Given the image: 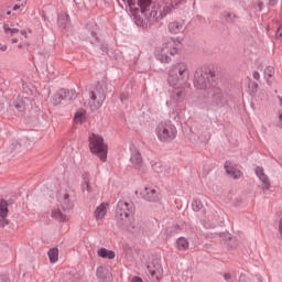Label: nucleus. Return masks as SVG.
I'll list each match as a JSON object with an SVG mask.
<instances>
[{
	"mask_svg": "<svg viewBox=\"0 0 282 282\" xmlns=\"http://www.w3.org/2000/svg\"><path fill=\"white\" fill-rule=\"evenodd\" d=\"M97 257H100L101 259H116V252L101 247L97 250Z\"/></svg>",
	"mask_w": 282,
	"mask_h": 282,
	"instance_id": "18",
	"label": "nucleus"
},
{
	"mask_svg": "<svg viewBox=\"0 0 282 282\" xmlns=\"http://www.w3.org/2000/svg\"><path fill=\"white\" fill-rule=\"evenodd\" d=\"M61 25H67V22L69 21V15L64 14L58 19Z\"/></svg>",
	"mask_w": 282,
	"mask_h": 282,
	"instance_id": "31",
	"label": "nucleus"
},
{
	"mask_svg": "<svg viewBox=\"0 0 282 282\" xmlns=\"http://www.w3.org/2000/svg\"><path fill=\"white\" fill-rule=\"evenodd\" d=\"M82 191L83 193L91 192V186L89 185V178H84V182L82 183Z\"/></svg>",
	"mask_w": 282,
	"mask_h": 282,
	"instance_id": "27",
	"label": "nucleus"
},
{
	"mask_svg": "<svg viewBox=\"0 0 282 282\" xmlns=\"http://www.w3.org/2000/svg\"><path fill=\"white\" fill-rule=\"evenodd\" d=\"M74 120L77 124H83L87 120V115L85 110H79L75 113Z\"/></svg>",
	"mask_w": 282,
	"mask_h": 282,
	"instance_id": "21",
	"label": "nucleus"
},
{
	"mask_svg": "<svg viewBox=\"0 0 282 282\" xmlns=\"http://www.w3.org/2000/svg\"><path fill=\"white\" fill-rule=\"evenodd\" d=\"M276 3H279V0H269V6H272L273 8Z\"/></svg>",
	"mask_w": 282,
	"mask_h": 282,
	"instance_id": "38",
	"label": "nucleus"
},
{
	"mask_svg": "<svg viewBox=\"0 0 282 282\" xmlns=\"http://www.w3.org/2000/svg\"><path fill=\"white\" fill-rule=\"evenodd\" d=\"M194 85L197 89H207L209 86L208 75H202L200 78L195 80Z\"/></svg>",
	"mask_w": 282,
	"mask_h": 282,
	"instance_id": "19",
	"label": "nucleus"
},
{
	"mask_svg": "<svg viewBox=\"0 0 282 282\" xmlns=\"http://www.w3.org/2000/svg\"><path fill=\"white\" fill-rule=\"evenodd\" d=\"M131 282H144V281H142V278L140 276H133Z\"/></svg>",
	"mask_w": 282,
	"mask_h": 282,
	"instance_id": "37",
	"label": "nucleus"
},
{
	"mask_svg": "<svg viewBox=\"0 0 282 282\" xmlns=\"http://www.w3.org/2000/svg\"><path fill=\"white\" fill-rule=\"evenodd\" d=\"M253 78H256V79L259 78V73H254Z\"/></svg>",
	"mask_w": 282,
	"mask_h": 282,
	"instance_id": "42",
	"label": "nucleus"
},
{
	"mask_svg": "<svg viewBox=\"0 0 282 282\" xmlns=\"http://www.w3.org/2000/svg\"><path fill=\"white\" fill-rule=\"evenodd\" d=\"M58 202L61 203L63 210H72L74 206L72 200H69V194H67L66 191H61L58 193Z\"/></svg>",
	"mask_w": 282,
	"mask_h": 282,
	"instance_id": "15",
	"label": "nucleus"
},
{
	"mask_svg": "<svg viewBox=\"0 0 282 282\" xmlns=\"http://www.w3.org/2000/svg\"><path fill=\"white\" fill-rule=\"evenodd\" d=\"M91 36L96 37V32H93V33H91Z\"/></svg>",
	"mask_w": 282,
	"mask_h": 282,
	"instance_id": "45",
	"label": "nucleus"
},
{
	"mask_svg": "<svg viewBox=\"0 0 282 282\" xmlns=\"http://www.w3.org/2000/svg\"><path fill=\"white\" fill-rule=\"evenodd\" d=\"M135 212V207H133V203H128L124 200H119L117 204L116 219L118 224L124 226V224H131V219H133V213Z\"/></svg>",
	"mask_w": 282,
	"mask_h": 282,
	"instance_id": "4",
	"label": "nucleus"
},
{
	"mask_svg": "<svg viewBox=\"0 0 282 282\" xmlns=\"http://www.w3.org/2000/svg\"><path fill=\"white\" fill-rule=\"evenodd\" d=\"M274 76V67L273 66H267L264 68V78H272Z\"/></svg>",
	"mask_w": 282,
	"mask_h": 282,
	"instance_id": "28",
	"label": "nucleus"
},
{
	"mask_svg": "<svg viewBox=\"0 0 282 282\" xmlns=\"http://www.w3.org/2000/svg\"><path fill=\"white\" fill-rule=\"evenodd\" d=\"M96 276L100 282H111L113 280L111 272H109L107 267H98L96 270Z\"/></svg>",
	"mask_w": 282,
	"mask_h": 282,
	"instance_id": "14",
	"label": "nucleus"
},
{
	"mask_svg": "<svg viewBox=\"0 0 282 282\" xmlns=\"http://www.w3.org/2000/svg\"><path fill=\"white\" fill-rule=\"evenodd\" d=\"M180 3H182L180 0L177 2H160L150 13L149 10L151 9V6L145 11L141 10V12L142 14H145V17H151L152 19H164V17L171 14Z\"/></svg>",
	"mask_w": 282,
	"mask_h": 282,
	"instance_id": "3",
	"label": "nucleus"
},
{
	"mask_svg": "<svg viewBox=\"0 0 282 282\" xmlns=\"http://www.w3.org/2000/svg\"><path fill=\"white\" fill-rule=\"evenodd\" d=\"M188 78V65L186 63L181 62L170 69L169 73V83L170 85H177V83H182Z\"/></svg>",
	"mask_w": 282,
	"mask_h": 282,
	"instance_id": "7",
	"label": "nucleus"
},
{
	"mask_svg": "<svg viewBox=\"0 0 282 282\" xmlns=\"http://www.w3.org/2000/svg\"><path fill=\"white\" fill-rule=\"evenodd\" d=\"M175 96H176L177 100H182V98H184V96H186V91H184L183 88L177 89L175 91Z\"/></svg>",
	"mask_w": 282,
	"mask_h": 282,
	"instance_id": "30",
	"label": "nucleus"
},
{
	"mask_svg": "<svg viewBox=\"0 0 282 282\" xmlns=\"http://www.w3.org/2000/svg\"><path fill=\"white\" fill-rule=\"evenodd\" d=\"M148 270L152 279H155V281L162 280V274H164V270L162 269V263H160V261L155 260L152 263H150L148 265Z\"/></svg>",
	"mask_w": 282,
	"mask_h": 282,
	"instance_id": "10",
	"label": "nucleus"
},
{
	"mask_svg": "<svg viewBox=\"0 0 282 282\" xmlns=\"http://www.w3.org/2000/svg\"><path fill=\"white\" fill-rule=\"evenodd\" d=\"M67 98V91L65 89H59L53 97L54 105H61L62 100Z\"/></svg>",
	"mask_w": 282,
	"mask_h": 282,
	"instance_id": "20",
	"label": "nucleus"
},
{
	"mask_svg": "<svg viewBox=\"0 0 282 282\" xmlns=\"http://www.w3.org/2000/svg\"><path fill=\"white\" fill-rule=\"evenodd\" d=\"M29 44H28V42H24V43H20L19 45H18V50H23L25 46H28Z\"/></svg>",
	"mask_w": 282,
	"mask_h": 282,
	"instance_id": "36",
	"label": "nucleus"
},
{
	"mask_svg": "<svg viewBox=\"0 0 282 282\" xmlns=\"http://www.w3.org/2000/svg\"><path fill=\"white\" fill-rule=\"evenodd\" d=\"M128 6L133 8L135 6V0H128Z\"/></svg>",
	"mask_w": 282,
	"mask_h": 282,
	"instance_id": "39",
	"label": "nucleus"
},
{
	"mask_svg": "<svg viewBox=\"0 0 282 282\" xmlns=\"http://www.w3.org/2000/svg\"><path fill=\"white\" fill-rule=\"evenodd\" d=\"M130 162L133 169H137V171L142 170V166H144V161L142 160V153H140L139 150L132 151Z\"/></svg>",
	"mask_w": 282,
	"mask_h": 282,
	"instance_id": "11",
	"label": "nucleus"
},
{
	"mask_svg": "<svg viewBox=\"0 0 282 282\" xmlns=\"http://www.w3.org/2000/svg\"><path fill=\"white\" fill-rule=\"evenodd\" d=\"M11 43H19V40L18 39H12Z\"/></svg>",
	"mask_w": 282,
	"mask_h": 282,
	"instance_id": "41",
	"label": "nucleus"
},
{
	"mask_svg": "<svg viewBox=\"0 0 282 282\" xmlns=\"http://www.w3.org/2000/svg\"><path fill=\"white\" fill-rule=\"evenodd\" d=\"M188 239L181 237L176 241V248L177 250H188Z\"/></svg>",
	"mask_w": 282,
	"mask_h": 282,
	"instance_id": "22",
	"label": "nucleus"
},
{
	"mask_svg": "<svg viewBox=\"0 0 282 282\" xmlns=\"http://www.w3.org/2000/svg\"><path fill=\"white\" fill-rule=\"evenodd\" d=\"M107 210H109V203H101L97 206L94 212L96 221H104L105 217H107Z\"/></svg>",
	"mask_w": 282,
	"mask_h": 282,
	"instance_id": "13",
	"label": "nucleus"
},
{
	"mask_svg": "<svg viewBox=\"0 0 282 282\" xmlns=\"http://www.w3.org/2000/svg\"><path fill=\"white\" fill-rule=\"evenodd\" d=\"M21 8H25V0H23L21 4H15L13 11L17 12V10H21Z\"/></svg>",
	"mask_w": 282,
	"mask_h": 282,
	"instance_id": "32",
	"label": "nucleus"
},
{
	"mask_svg": "<svg viewBox=\"0 0 282 282\" xmlns=\"http://www.w3.org/2000/svg\"><path fill=\"white\" fill-rule=\"evenodd\" d=\"M88 140L90 153H93V155H97L101 162H107L109 147L105 143V139L99 134L91 133Z\"/></svg>",
	"mask_w": 282,
	"mask_h": 282,
	"instance_id": "2",
	"label": "nucleus"
},
{
	"mask_svg": "<svg viewBox=\"0 0 282 282\" xmlns=\"http://www.w3.org/2000/svg\"><path fill=\"white\" fill-rule=\"evenodd\" d=\"M8 224H9V221H8V219H6V218H2L1 220H0V226L3 228V227H6V226H8Z\"/></svg>",
	"mask_w": 282,
	"mask_h": 282,
	"instance_id": "34",
	"label": "nucleus"
},
{
	"mask_svg": "<svg viewBox=\"0 0 282 282\" xmlns=\"http://www.w3.org/2000/svg\"><path fill=\"white\" fill-rule=\"evenodd\" d=\"M152 0H137V6L142 12H147V9L151 6Z\"/></svg>",
	"mask_w": 282,
	"mask_h": 282,
	"instance_id": "25",
	"label": "nucleus"
},
{
	"mask_svg": "<svg viewBox=\"0 0 282 282\" xmlns=\"http://www.w3.org/2000/svg\"><path fill=\"white\" fill-rule=\"evenodd\" d=\"M182 52V42L170 39L154 51V56L160 63H171L170 56H175ZM170 55V56H169Z\"/></svg>",
	"mask_w": 282,
	"mask_h": 282,
	"instance_id": "1",
	"label": "nucleus"
},
{
	"mask_svg": "<svg viewBox=\"0 0 282 282\" xmlns=\"http://www.w3.org/2000/svg\"><path fill=\"white\" fill-rule=\"evenodd\" d=\"M51 217L57 221H69V216L61 212V208H53L51 212Z\"/></svg>",
	"mask_w": 282,
	"mask_h": 282,
	"instance_id": "17",
	"label": "nucleus"
},
{
	"mask_svg": "<svg viewBox=\"0 0 282 282\" xmlns=\"http://www.w3.org/2000/svg\"><path fill=\"white\" fill-rule=\"evenodd\" d=\"M21 34H23V36H28V35H26V33H25V32H23V31L21 32Z\"/></svg>",
	"mask_w": 282,
	"mask_h": 282,
	"instance_id": "44",
	"label": "nucleus"
},
{
	"mask_svg": "<svg viewBox=\"0 0 282 282\" xmlns=\"http://www.w3.org/2000/svg\"><path fill=\"white\" fill-rule=\"evenodd\" d=\"M192 207L194 208V210H199V208H202V203L196 200L192 204Z\"/></svg>",
	"mask_w": 282,
	"mask_h": 282,
	"instance_id": "33",
	"label": "nucleus"
},
{
	"mask_svg": "<svg viewBox=\"0 0 282 282\" xmlns=\"http://www.w3.org/2000/svg\"><path fill=\"white\" fill-rule=\"evenodd\" d=\"M156 137L160 142H173L177 138V128L171 121H163L156 127Z\"/></svg>",
	"mask_w": 282,
	"mask_h": 282,
	"instance_id": "5",
	"label": "nucleus"
},
{
	"mask_svg": "<svg viewBox=\"0 0 282 282\" xmlns=\"http://www.w3.org/2000/svg\"><path fill=\"white\" fill-rule=\"evenodd\" d=\"M225 171L227 175H230L234 180H240V177L243 175L241 170H239V166L228 161L225 163Z\"/></svg>",
	"mask_w": 282,
	"mask_h": 282,
	"instance_id": "12",
	"label": "nucleus"
},
{
	"mask_svg": "<svg viewBox=\"0 0 282 282\" xmlns=\"http://www.w3.org/2000/svg\"><path fill=\"white\" fill-rule=\"evenodd\" d=\"M276 37L282 41V28L278 29L276 31Z\"/></svg>",
	"mask_w": 282,
	"mask_h": 282,
	"instance_id": "35",
	"label": "nucleus"
},
{
	"mask_svg": "<svg viewBox=\"0 0 282 282\" xmlns=\"http://www.w3.org/2000/svg\"><path fill=\"white\" fill-rule=\"evenodd\" d=\"M0 217L2 219L8 217V202L3 199L0 200Z\"/></svg>",
	"mask_w": 282,
	"mask_h": 282,
	"instance_id": "24",
	"label": "nucleus"
},
{
	"mask_svg": "<svg viewBox=\"0 0 282 282\" xmlns=\"http://www.w3.org/2000/svg\"><path fill=\"white\" fill-rule=\"evenodd\" d=\"M256 175L261 182V188L263 193L267 194L271 188V183L270 177L265 175V170H263L261 166L256 167Z\"/></svg>",
	"mask_w": 282,
	"mask_h": 282,
	"instance_id": "9",
	"label": "nucleus"
},
{
	"mask_svg": "<svg viewBox=\"0 0 282 282\" xmlns=\"http://www.w3.org/2000/svg\"><path fill=\"white\" fill-rule=\"evenodd\" d=\"M50 263H56L58 261V248H52L47 252Z\"/></svg>",
	"mask_w": 282,
	"mask_h": 282,
	"instance_id": "23",
	"label": "nucleus"
},
{
	"mask_svg": "<svg viewBox=\"0 0 282 282\" xmlns=\"http://www.w3.org/2000/svg\"><path fill=\"white\" fill-rule=\"evenodd\" d=\"M7 14H11V12H10V11H8V12H7Z\"/></svg>",
	"mask_w": 282,
	"mask_h": 282,
	"instance_id": "47",
	"label": "nucleus"
},
{
	"mask_svg": "<svg viewBox=\"0 0 282 282\" xmlns=\"http://www.w3.org/2000/svg\"><path fill=\"white\" fill-rule=\"evenodd\" d=\"M185 22L183 20L170 22L167 25V30L170 34H180V32H184Z\"/></svg>",
	"mask_w": 282,
	"mask_h": 282,
	"instance_id": "16",
	"label": "nucleus"
},
{
	"mask_svg": "<svg viewBox=\"0 0 282 282\" xmlns=\"http://www.w3.org/2000/svg\"><path fill=\"white\" fill-rule=\"evenodd\" d=\"M88 106L93 111H96L102 107V102H105V88L100 84H96L93 86L88 93Z\"/></svg>",
	"mask_w": 282,
	"mask_h": 282,
	"instance_id": "6",
	"label": "nucleus"
},
{
	"mask_svg": "<svg viewBox=\"0 0 282 282\" xmlns=\"http://www.w3.org/2000/svg\"><path fill=\"white\" fill-rule=\"evenodd\" d=\"M225 279H230V274H225Z\"/></svg>",
	"mask_w": 282,
	"mask_h": 282,
	"instance_id": "43",
	"label": "nucleus"
},
{
	"mask_svg": "<svg viewBox=\"0 0 282 282\" xmlns=\"http://www.w3.org/2000/svg\"><path fill=\"white\" fill-rule=\"evenodd\" d=\"M4 32L6 34H18L19 29L10 28L9 25H4Z\"/></svg>",
	"mask_w": 282,
	"mask_h": 282,
	"instance_id": "29",
	"label": "nucleus"
},
{
	"mask_svg": "<svg viewBox=\"0 0 282 282\" xmlns=\"http://www.w3.org/2000/svg\"><path fill=\"white\" fill-rule=\"evenodd\" d=\"M152 171H154V173H158V175H164V173H166V169L162 166V163L152 164Z\"/></svg>",
	"mask_w": 282,
	"mask_h": 282,
	"instance_id": "26",
	"label": "nucleus"
},
{
	"mask_svg": "<svg viewBox=\"0 0 282 282\" xmlns=\"http://www.w3.org/2000/svg\"><path fill=\"white\" fill-rule=\"evenodd\" d=\"M141 197L145 199V202L158 203L160 202V194L155 189V187L148 185L141 191Z\"/></svg>",
	"mask_w": 282,
	"mask_h": 282,
	"instance_id": "8",
	"label": "nucleus"
},
{
	"mask_svg": "<svg viewBox=\"0 0 282 282\" xmlns=\"http://www.w3.org/2000/svg\"><path fill=\"white\" fill-rule=\"evenodd\" d=\"M279 119L282 120V112L279 115Z\"/></svg>",
	"mask_w": 282,
	"mask_h": 282,
	"instance_id": "46",
	"label": "nucleus"
},
{
	"mask_svg": "<svg viewBox=\"0 0 282 282\" xmlns=\"http://www.w3.org/2000/svg\"><path fill=\"white\" fill-rule=\"evenodd\" d=\"M1 52H6V50H8V46L3 45L0 47Z\"/></svg>",
	"mask_w": 282,
	"mask_h": 282,
	"instance_id": "40",
	"label": "nucleus"
}]
</instances>
